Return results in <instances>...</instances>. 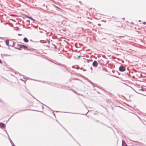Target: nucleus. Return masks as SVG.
Returning a JSON list of instances; mask_svg holds the SVG:
<instances>
[{"label":"nucleus","mask_w":146,"mask_h":146,"mask_svg":"<svg viewBox=\"0 0 146 146\" xmlns=\"http://www.w3.org/2000/svg\"><path fill=\"white\" fill-rule=\"evenodd\" d=\"M20 46H23V45H21Z\"/></svg>","instance_id":"18"},{"label":"nucleus","mask_w":146,"mask_h":146,"mask_svg":"<svg viewBox=\"0 0 146 146\" xmlns=\"http://www.w3.org/2000/svg\"><path fill=\"white\" fill-rule=\"evenodd\" d=\"M122 146H127L125 142L123 140H122Z\"/></svg>","instance_id":"3"},{"label":"nucleus","mask_w":146,"mask_h":146,"mask_svg":"<svg viewBox=\"0 0 146 146\" xmlns=\"http://www.w3.org/2000/svg\"><path fill=\"white\" fill-rule=\"evenodd\" d=\"M144 56L145 57H146V55Z\"/></svg>","instance_id":"13"},{"label":"nucleus","mask_w":146,"mask_h":146,"mask_svg":"<svg viewBox=\"0 0 146 146\" xmlns=\"http://www.w3.org/2000/svg\"><path fill=\"white\" fill-rule=\"evenodd\" d=\"M143 24L145 25L146 24V23L145 22H144L143 23Z\"/></svg>","instance_id":"10"},{"label":"nucleus","mask_w":146,"mask_h":146,"mask_svg":"<svg viewBox=\"0 0 146 146\" xmlns=\"http://www.w3.org/2000/svg\"><path fill=\"white\" fill-rule=\"evenodd\" d=\"M55 6L56 8H58V9H60V10H61V9L60 8H59V7H57V6Z\"/></svg>","instance_id":"9"},{"label":"nucleus","mask_w":146,"mask_h":146,"mask_svg":"<svg viewBox=\"0 0 146 146\" xmlns=\"http://www.w3.org/2000/svg\"><path fill=\"white\" fill-rule=\"evenodd\" d=\"M1 62V60H0V63Z\"/></svg>","instance_id":"17"},{"label":"nucleus","mask_w":146,"mask_h":146,"mask_svg":"<svg viewBox=\"0 0 146 146\" xmlns=\"http://www.w3.org/2000/svg\"><path fill=\"white\" fill-rule=\"evenodd\" d=\"M119 70L121 72H123L125 71V69L124 67L121 66L119 68Z\"/></svg>","instance_id":"1"},{"label":"nucleus","mask_w":146,"mask_h":146,"mask_svg":"<svg viewBox=\"0 0 146 146\" xmlns=\"http://www.w3.org/2000/svg\"><path fill=\"white\" fill-rule=\"evenodd\" d=\"M78 58H80V56H78Z\"/></svg>","instance_id":"12"},{"label":"nucleus","mask_w":146,"mask_h":146,"mask_svg":"<svg viewBox=\"0 0 146 146\" xmlns=\"http://www.w3.org/2000/svg\"><path fill=\"white\" fill-rule=\"evenodd\" d=\"M75 50L76 51V52H78L77 50Z\"/></svg>","instance_id":"14"},{"label":"nucleus","mask_w":146,"mask_h":146,"mask_svg":"<svg viewBox=\"0 0 146 146\" xmlns=\"http://www.w3.org/2000/svg\"><path fill=\"white\" fill-rule=\"evenodd\" d=\"M1 123V124H2L4 126H5V125L4 124H3V123Z\"/></svg>","instance_id":"11"},{"label":"nucleus","mask_w":146,"mask_h":146,"mask_svg":"<svg viewBox=\"0 0 146 146\" xmlns=\"http://www.w3.org/2000/svg\"><path fill=\"white\" fill-rule=\"evenodd\" d=\"M23 40L25 42H29V40L26 38H24Z\"/></svg>","instance_id":"4"},{"label":"nucleus","mask_w":146,"mask_h":146,"mask_svg":"<svg viewBox=\"0 0 146 146\" xmlns=\"http://www.w3.org/2000/svg\"><path fill=\"white\" fill-rule=\"evenodd\" d=\"M77 46H73V47H72V48H73L74 49H75L76 48H77Z\"/></svg>","instance_id":"7"},{"label":"nucleus","mask_w":146,"mask_h":146,"mask_svg":"<svg viewBox=\"0 0 146 146\" xmlns=\"http://www.w3.org/2000/svg\"><path fill=\"white\" fill-rule=\"evenodd\" d=\"M21 48H23L24 49H26L27 48V46H20Z\"/></svg>","instance_id":"5"},{"label":"nucleus","mask_w":146,"mask_h":146,"mask_svg":"<svg viewBox=\"0 0 146 146\" xmlns=\"http://www.w3.org/2000/svg\"><path fill=\"white\" fill-rule=\"evenodd\" d=\"M27 17L29 18V19H31L32 20H33V18H31V17Z\"/></svg>","instance_id":"8"},{"label":"nucleus","mask_w":146,"mask_h":146,"mask_svg":"<svg viewBox=\"0 0 146 146\" xmlns=\"http://www.w3.org/2000/svg\"><path fill=\"white\" fill-rule=\"evenodd\" d=\"M92 65L96 67L98 66V63L96 61H94L93 62Z\"/></svg>","instance_id":"2"},{"label":"nucleus","mask_w":146,"mask_h":146,"mask_svg":"<svg viewBox=\"0 0 146 146\" xmlns=\"http://www.w3.org/2000/svg\"><path fill=\"white\" fill-rule=\"evenodd\" d=\"M54 46V48H56V46Z\"/></svg>","instance_id":"15"},{"label":"nucleus","mask_w":146,"mask_h":146,"mask_svg":"<svg viewBox=\"0 0 146 146\" xmlns=\"http://www.w3.org/2000/svg\"><path fill=\"white\" fill-rule=\"evenodd\" d=\"M12 146H15L13 145H12Z\"/></svg>","instance_id":"16"},{"label":"nucleus","mask_w":146,"mask_h":146,"mask_svg":"<svg viewBox=\"0 0 146 146\" xmlns=\"http://www.w3.org/2000/svg\"><path fill=\"white\" fill-rule=\"evenodd\" d=\"M6 43L7 45H9V41L7 40L6 41Z\"/></svg>","instance_id":"6"}]
</instances>
